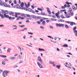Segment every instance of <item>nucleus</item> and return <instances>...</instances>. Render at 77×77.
I'll use <instances>...</instances> for the list:
<instances>
[{
    "instance_id": "obj_58",
    "label": "nucleus",
    "mask_w": 77,
    "mask_h": 77,
    "mask_svg": "<svg viewBox=\"0 0 77 77\" xmlns=\"http://www.w3.org/2000/svg\"><path fill=\"white\" fill-rule=\"evenodd\" d=\"M37 23L38 24H41V23L40 22H39V21H38L37 22Z\"/></svg>"
},
{
    "instance_id": "obj_21",
    "label": "nucleus",
    "mask_w": 77,
    "mask_h": 77,
    "mask_svg": "<svg viewBox=\"0 0 77 77\" xmlns=\"http://www.w3.org/2000/svg\"><path fill=\"white\" fill-rule=\"evenodd\" d=\"M65 27H66V29H68L69 28V26H68L67 25H65Z\"/></svg>"
},
{
    "instance_id": "obj_56",
    "label": "nucleus",
    "mask_w": 77,
    "mask_h": 77,
    "mask_svg": "<svg viewBox=\"0 0 77 77\" xmlns=\"http://www.w3.org/2000/svg\"><path fill=\"white\" fill-rule=\"evenodd\" d=\"M74 33H77V31L76 30H75V31H74Z\"/></svg>"
},
{
    "instance_id": "obj_51",
    "label": "nucleus",
    "mask_w": 77,
    "mask_h": 77,
    "mask_svg": "<svg viewBox=\"0 0 77 77\" xmlns=\"http://www.w3.org/2000/svg\"><path fill=\"white\" fill-rule=\"evenodd\" d=\"M26 35H24V36H23V38L24 39H26Z\"/></svg>"
},
{
    "instance_id": "obj_33",
    "label": "nucleus",
    "mask_w": 77,
    "mask_h": 77,
    "mask_svg": "<svg viewBox=\"0 0 77 77\" xmlns=\"http://www.w3.org/2000/svg\"><path fill=\"white\" fill-rule=\"evenodd\" d=\"M0 5H1V6H2L3 5V2L1 1H0Z\"/></svg>"
},
{
    "instance_id": "obj_57",
    "label": "nucleus",
    "mask_w": 77,
    "mask_h": 77,
    "mask_svg": "<svg viewBox=\"0 0 77 77\" xmlns=\"http://www.w3.org/2000/svg\"><path fill=\"white\" fill-rule=\"evenodd\" d=\"M25 18L26 17H27V14H25L23 16Z\"/></svg>"
},
{
    "instance_id": "obj_55",
    "label": "nucleus",
    "mask_w": 77,
    "mask_h": 77,
    "mask_svg": "<svg viewBox=\"0 0 77 77\" xmlns=\"http://www.w3.org/2000/svg\"><path fill=\"white\" fill-rule=\"evenodd\" d=\"M4 60L6 61V62H8V60L7 59H4Z\"/></svg>"
},
{
    "instance_id": "obj_9",
    "label": "nucleus",
    "mask_w": 77,
    "mask_h": 77,
    "mask_svg": "<svg viewBox=\"0 0 77 77\" xmlns=\"http://www.w3.org/2000/svg\"><path fill=\"white\" fill-rule=\"evenodd\" d=\"M69 15V14H68L66 15V18H70V17H71V16L70 15Z\"/></svg>"
},
{
    "instance_id": "obj_8",
    "label": "nucleus",
    "mask_w": 77,
    "mask_h": 77,
    "mask_svg": "<svg viewBox=\"0 0 77 77\" xmlns=\"http://www.w3.org/2000/svg\"><path fill=\"white\" fill-rule=\"evenodd\" d=\"M0 57H4V58H6V57H7L6 56L3 55H0Z\"/></svg>"
},
{
    "instance_id": "obj_34",
    "label": "nucleus",
    "mask_w": 77,
    "mask_h": 77,
    "mask_svg": "<svg viewBox=\"0 0 77 77\" xmlns=\"http://www.w3.org/2000/svg\"><path fill=\"white\" fill-rule=\"evenodd\" d=\"M60 27H64V24H60Z\"/></svg>"
},
{
    "instance_id": "obj_47",
    "label": "nucleus",
    "mask_w": 77,
    "mask_h": 77,
    "mask_svg": "<svg viewBox=\"0 0 77 77\" xmlns=\"http://www.w3.org/2000/svg\"><path fill=\"white\" fill-rule=\"evenodd\" d=\"M72 8H73L72 9H75L76 8L75 7V6H74V5H73L72 6Z\"/></svg>"
},
{
    "instance_id": "obj_16",
    "label": "nucleus",
    "mask_w": 77,
    "mask_h": 77,
    "mask_svg": "<svg viewBox=\"0 0 77 77\" xmlns=\"http://www.w3.org/2000/svg\"><path fill=\"white\" fill-rule=\"evenodd\" d=\"M42 24H43L44 26H46V25L45 24V21H43Z\"/></svg>"
},
{
    "instance_id": "obj_61",
    "label": "nucleus",
    "mask_w": 77,
    "mask_h": 77,
    "mask_svg": "<svg viewBox=\"0 0 77 77\" xmlns=\"http://www.w3.org/2000/svg\"><path fill=\"white\" fill-rule=\"evenodd\" d=\"M64 6L65 8H66L67 7V5H66V4H65L64 5Z\"/></svg>"
},
{
    "instance_id": "obj_49",
    "label": "nucleus",
    "mask_w": 77,
    "mask_h": 77,
    "mask_svg": "<svg viewBox=\"0 0 77 77\" xmlns=\"http://www.w3.org/2000/svg\"><path fill=\"white\" fill-rule=\"evenodd\" d=\"M69 11H72V8H69Z\"/></svg>"
},
{
    "instance_id": "obj_1",
    "label": "nucleus",
    "mask_w": 77,
    "mask_h": 77,
    "mask_svg": "<svg viewBox=\"0 0 77 77\" xmlns=\"http://www.w3.org/2000/svg\"><path fill=\"white\" fill-rule=\"evenodd\" d=\"M0 17H1L2 18H9V19H11V17H9V15H7L5 14H1V12H0Z\"/></svg>"
},
{
    "instance_id": "obj_50",
    "label": "nucleus",
    "mask_w": 77,
    "mask_h": 77,
    "mask_svg": "<svg viewBox=\"0 0 77 77\" xmlns=\"http://www.w3.org/2000/svg\"><path fill=\"white\" fill-rule=\"evenodd\" d=\"M60 17H61L62 18H63V19L64 18V16H63V15H62Z\"/></svg>"
},
{
    "instance_id": "obj_41",
    "label": "nucleus",
    "mask_w": 77,
    "mask_h": 77,
    "mask_svg": "<svg viewBox=\"0 0 77 77\" xmlns=\"http://www.w3.org/2000/svg\"><path fill=\"white\" fill-rule=\"evenodd\" d=\"M70 26H73L74 25V24H73V22H72L70 23Z\"/></svg>"
},
{
    "instance_id": "obj_54",
    "label": "nucleus",
    "mask_w": 77,
    "mask_h": 77,
    "mask_svg": "<svg viewBox=\"0 0 77 77\" xmlns=\"http://www.w3.org/2000/svg\"><path fill=\"white\" fill-rule=\"evenodd\" d=\"M23 61H21L19 63V64H20V63H23Z\"/></svg>"
},
{
    "instance_id": "obj_7",
    "label": "nucleus",
    "mask_w": 77,
    "mask_h": 77,
    "mask_svg": "<svg viewBox=\"0 0 77 77\" xmlns=\"http://www.w3.org/2000/svg\"><path fill=\"white\" fill-rule=\"evenodd\" d=\"M30 17H31V18H35L36 17V16L35 15H32L30 16Z\"/></svg>"
},
{
    "instance_id": "obj_53",
    "label": "nucleus",
    "mask_w": 77,
    "mask_h": 77,
    "mask_svg": "<svg viewBox=\"0 0 77 77\" xmlns=\"http://www.w3.org/2000/svg\"><path fill=\"white\" fill-rule=\"evenodd\" d=\"M55 15L56 17H58V16H59V14H58L57 13H55Z\"/></svg>"
},
{
    "instance_id": "obj_29",
    "label": "nucleus",
    "mask_w": 77,
    "mask_h": 77,
    "mask_svg": "<svg viewBox=\"0 0 77 77\" xmlns=\"http://www.w3.org/2000/svg\"><path fill=\"white\" fill-rule=\"evenodd\" d=\"M19 27H21V28H23V27H24V26H25L24 25H22L21 26L19 25Z\"/></svg>"
},
{
    "instance_id": "obj_12",
    "label": "nucleus",
    "mask_w": 77,
    "mask_h": 77,
    "mask_svg": "<svg viewBox=\"0 0 77 77\" xmlns=\"http://www.w3.org/2000/svg\"><path fill=\"white\" fill-rule=\"evenodd\" d=\"M60 66L59 65H57L56 66V68H58L59 69H60Z\"/></svg>"
},
{
    "instance_id": "obj_52",
    "label": "nucleus",
    "mask_w": 77,
    "mask_h": 77,
    "mask_svg": "<svg viewBox=\"0 0 77 77\" xmlns=\"http://www.w3.org/2000/svg\"><path fill=\"white\" fill-rule=\"evenodd\" d=\"M26 15L27 17H30V16L29 14H27Z\"/></svg>"
},
{
    "instance_id": "obj_14",
    "label": "nucleus",
    "mask_w": 77,
    "mask_h": 77,
    "mask_svg": "<svg viewBox=\"0 0 77 77\" xmlns=\"http://www.w3.org/2000/svg\"><path fill=\"white\" fill-rule=\"evenodd\" d=\"M72 11H69H69L68 12V15H71V13L72 12Z\"/></svg>"
},
{
    "instance_id": "obj_25",
    "label": "nucleus",
    "mask_w": 77,
    "mask_h": 77,
    "mask_svg": "<svg viewBox=\"0 0 77 77\" xmlns=\"http://www.w3.org/2000/svg\"><path fill=\"white\" fill-rule=\"evenodd\" d=\"M20 15L21 16H22V17H24V15L25 14L24 13H21L20 14Z\"/></svg>"
},
{
    "instance_id": "obj_27",
    "label": "nucleus",
    "mask_w": 77,
    "mask_h": 77,
    "mask_svg": "<svg viewBox=\"0 0 77 77\" xmlns=\"http://www.w3.org/2000/svg\"><path fill=\"white\" fill-rule=\"evenodd\" d=\"M48 38H51L52 39H54V38H53V37H52L50 36H48Z\"/></svg>"
},
{
    "instance_id": "obj_35",
    "label": "nucleus",
    "mask_w": 77,
    "mask_h": 77,
    "mask_svg": "<svg viewBox=\"0 0 77 77\" xmlns=\"http://www.w3.org/2000/svg\"><path fill=\"white\" fill-rule=\"evenodd\" d=\"M37 9H38V11H42V10H43V9H41V8H37Z\"/></svg>"
},
{
    "instance_id": "obj_60",
    "label": "nucleus",
    "mask_w": 77,
    "mask_h": 77,
    "mask_svg": "<svg viewBox=\"0 0 77 77\" xmlns=\"http://www.w3.org/2000/svg\"><path fill=\"white\" fill-rule=\"evenodd\" d=\"M66 23H68V24H69L70 23V22L69 21H66Z\"/></svg>"
},
{
    "instance_id": "obj_59",
    "label": "nucleus",
    "mask_w": 77,
    "mask_h": 77,
    "mask_svg": "<svg viewBox=\"0 0 77 77\" xmlns=\"http://www.w3.org/2000/svg\"><path fill=\"white\" fill-rule=\"evenodd\" d=\"M40 29H44V27L42 26H40Z\"/></svg>"
},
{
    "instance_id": "obj_31",
    "label": "nucleus",
    "mask_w": 77,
    "mask_h": 77,
    "mask_svg": "<svg viewBox=\"0 0 77 77\" xmlns=\"http://www.w3.org/2000/svg\"><path fill=\"white\" fill-rule=\"evenodd\" d=\"M51 21H52V20H53V21H57V20L56 19H53V18H51Z\"/></svg>"
},
{
    "instance_id": "obj_2",
    "label": "nucleus",
    "mask_w": 77,
    "mask_h": 77,
    "mask_svg": "<svg viewBox=\"0 0 77 77\" xmlns=\"http://www.w3.org/2000/svg\"><path fill=\"white\" fill-rule=\"evenodd\" d=\"M24 2H22L20 5V9H21L22 10H25V11H28L27 8H24Z\"/></svg>"
},
{
    "instance_id": "obj_10",
    "label": "nucleus",
    "mask_w": 77,
    "mask_h": 77,
    "mask_svg": "<svg viewBox=\"0 0 77 77\" xmlns=\"http://www.w3.org/2000/svg\"><path fill=\"white\" fill-rule=\"evenodd\" d=\"M59 22H64L65 21L62 19H59L58 20Z\"/></svg>"
},
{
    "instance_id": "obj_42",
    "label": "nucleus",
    "mask_w": 77,
    "mask_h": 77,
    "mask_svg": "<svg viewBox=\"0 0 77 77\" xmlns=\"http://www.w3.org/2000/svg\"><path fill=\"white\" fill-rule=\"evenodd\" d=\"M41 15H45V13L43 12H42L41 13Z\"/></svg>"
},
{
    "instance_id": "obj_5",
    "label": "nucleus",
    "mask_w": 77,
    "mask_h": 77,
    "mask_svg": "<svg viewBox=\"0 0 77 77\" xmlns=\"http://www.w3.org/2000/svg\"><path fill=\"white\" fill-rule=\"evenodd\" d=\"M9 12L10 15H12L13 17L14 16V12H13L12 11H10Z\"/></svg>"
},
{
    "instance_id": "obj_23",
    "label": "nucleus",
    "mask_w": 77,
    "mask_h": 77,
    "mask_svg": "<svg viewBox=\"0 0 77 77\" xmlns=\"http://www.w3.org/2000/svg\"><path fill=\"white\" fill-rule=\"evenodd\" d=\"M8 13H9V12L8 11H5V14L6 15V14H8Z\"/></svg>"
},
{
    "instance_id": "obj_44",
    "label": "nucleus",
    "mask_w": 77,
    "mask_h": 77,
    "mask_svg": "<svg viewBox=\"0 0 77 77\" xmlns=\"http://www.w3.org/2000/svg\"><path fill=\"white\" fill-rule=\"evenodd\" d=\"M24 18L23 17H20V19H21L22 20H24Z\"/></svg>"
},
{
    "instance_id": "obj_40",
    "label": "nucleus",
    "mask_w": 77,
    "mask_h": 77,
    "mask_svg": "<svg viewBox=\"0 0 77 77\" xmlns=\"http://www.w3.org/2000/svg\"><path fill=\"white\" fill-rule=\"evenodd\" d=\"M74 13L72 11L70 15H71V16H73L74 15Z\"/></svg>"
},
{
    "instance_id": "obj_36",
    "label": "nucleus",
    "mask_w": 77,
    "mask_h": 77,
    "mask_svg": "<svg viewBox=\"0 0 77 77\" xmlns=\"http://www.w3.org/2000/svg\"><path fill=\"white\" fill-rule=\"evenodd\" d=\"M66 3H67L68 4H69V5H72V3H71V2L69 3L68 1H67L66 2Z\"/></svg>"
},
{
    "instance_id": "obj_48",
    "label": "nucleus",
    "mask_w": 77,
    "mask_h": 77,
    "mask_svg": "<svg viewBox=\"0 0 77 77\" xmlns=\"http://www.w3.org/2000/svg\"><path fill=\"white\" fill-rule=\"evenodd\" d=\"M20 18H21V16H19V17L17 18L16 20H19V19H20Z\"/></svg>"
},
{
    "instance_id": "obj_15",
    "label": "nucleus",
    "mask_w": 77,
    "mask_h": 77,
    "mask_svg": "<svg viewBox=\"0 0 77 77\" xmlns=\"http://www.w3.org/2000/svg\"><path fill=\"white\" fill-rule=\"evenodd\" d=\"M3 5L4 6H5L6 8H8V5L6 4V3H4Z\"/></svg>"
},
{
    "instance_id": "obj_11",
    "label": "nucleus",
    "mask_w": 77,
    "mask_h": 77,
    "mask_svg": "<svg viewBox=\"0 0 77 77\" xmlns=\"http://www.w3.org/2000/svg\"><path fill=\"white\" fill-rule=\"evenodd\" d=\"M17 7V9H19V8H20V6L18 4H17L16 6Z\"/></svg>"
},
{
    "instance_id": "obj_4",
    "label": "nucleus",
    "mask_w": 77,
    "mask_h": 77,
    "mask_svg": "<svg viewBox=\"0 0 77 77\" xmlns=\"http://www.w3.org/2000/svg\"><path fill=\"white\" fill-rule=\"evenodd\" d=\"M37 65H38L40 68H43V66H42V65H41L39 62H37Z\"/></svg>"
},
{
    "instance_id": "obj_6",
    "label": "nucleus",
    "mask_w": 77,
    "mask_h": 77,
    "mask_svg": "<svg viewBox=\"0 0 77 77\" xmlns=\"http://www.w3.org/2000/svg\"><path fill=\"white\" fill-rule=\"evenodd\" d=\"M10 72V71H5V76H7L8 75V73Z\"/></svg>"
},
{
    "instance_id": "obj_39",
    "label": "nucleus",
    "mask_w": 77,
    "mask_h": 77,
    "mask_svg": "<svg viewBox=\"0 0 77 77\" xmlns=\"http://www.w3.org/2000/svg\"><path fill=\"white\" fill-rule=\"evenodd\" d=\"M15 14L20 15V13H15Z\"/></svg>"
},
{
    "instance_id": "obj_24",
    "label": "nucleus",
    "mask_w": 77,
    "mask_h": 77,
    "mask_svg": "<svg viewBox=\"0 0 77 77\" xmlns=\"http://www.w3.org/2000/svg\"><path fill=\"white\" fill-rule=\"evenodd\" d=\"M47 11L48 12V13H49V15H50V14H51V12L50 10H47Z\"/></svg>"
},
{
    "instance_id": "obj_13",
    "label": "nucleus",
    "mask_w": 77,
    "mask_h": 77,
    "mask_svg": "<svg viewBox=\"0 0 77 77\" xmlns=\"http://www.w3.org/2000/svg\"><path fill=\"white\" fill-rule=\"evenodd\" d=\"M1 13L3 14H4L5 13V11H4L3 10H2L1 11Z\"/></svg>"
},
{
    "instance_id": "obj_19",
    "label": "nucleus",
    "mask_w": 77,
    "mask_h": 77,
    "mask_svg": "<svg viewBox=\"0 0 77 77\" xmlns=\"http://www.w3.org/2000/svg\"><path fill=\"white\" fill-rule=\"evenodd\" d=\"M66 5H67V7L68 8H70V7L71 6H70V5H69V4H68L67 2H66Z\"/></svg>"
},
{
    "instance_id": "obj_45",
    "label": "nucleus",
    "mask_w": 77,
    "mask_h": 77,
    "mask_svg": "<svg viewBox=\"0 0 77 77\" xmlns=\"http://www.w3.org/2000/svg\"><path fill=\"white\" fill-rule=\"evenodd\" d=\"M29 6H30V2H28V8H29Z\"/></svg>"
},
{
    "instance_id": "obj_63",
    "label": "nucleus",
    "mask_w": 77,
    "mask_h": 77,
    "mask_svg": "<svg viewBox=\"0 0 77 77\" xmlns=\"http://www.w3.org/2000/svg\"><path fill=\"white\" fill-rule=\"evenodd\" d=\"M28 33H29V34H30V35H33V33L28 32Z\"/></svg>"
},
{
    "instance_id": "obj_46",
    "label": "nucleus",
    "mask_w": 77,
    "mask_h": 77,
    "mask_svg": "<svg viewBox=\"0 0 77 77\" xmlns=\"http://www.w3.org/2000/svg\"><path fill=\"white\" fill-rule=\"evenodd\" d=\"M49 27H50V29H53V27L52 26H51L50 25Z\"/></svg>"
},
{
    "instance_id": "obj_32",
    "label": "nucleus",
    "mask_w": 77,
    "mask_h": 77,
    "mask_svg": "<svg viewBox=\"0 0 77 77\" xmlns=\"http://www.w3.org/2000/svg\"><path fill=\"white\" fill-rule=\"evenodd\" d=\"M32 10L30 8H28V11L29 12H32Z\"/></svg>"
},
{
    "instance_id": "obj_30",
    "label": "nucleus",
    "mask_w": 77,
    "mask_h": 77,
    "mask_svg": "<svg viewBox=\"0 0 77 77\" xmlns=\"http://www.w3.org/2000/svg\"><path fill=\"white\" fill-rule=\"evenodd\" d=\"M7 51H8L9 52H11V49L8 48L7 50Z\"/></svg>"
},
{
    "instance_id": "obj_3",
    "label": "nucleus",
    "mask_w": 77,
    "mask_h": 77,
    "mask_svg": "<svg viewBox=\"0 0 77 77\" xmlns=\"http://www.w3.org/2000/svg\"><path fill=\"white\" fill-rule=\"evenodd\" d=\"M38 61H39V62H40L41 64H43L42 63V59H41V57H38Z\"/></svg>"
},
{
    "instance_id": "obj_17",
    "label": "nucleus",
    "mask_w": 77,
    "mask_h": 77,
    "mask_svg": "<svg viewBox=\"0 0 77 77\" xmlns=\"http://www.w3.org/2000/svg\"><path fill=\"white\" fill-rule=\"evenodd\" d=\"M38 50L40 51H45V50L43 49H41L40 48H38Z\"/></svg>"
},
{
    "instance_id": "obj_64",
    "label": "nucleus",
    "mask_w": 77,
    "mask_h": 77,
    "mask_svg": "<svg viewBox=\"0 0 77 77\" xmlns=\"http://www.w3.org/2000/svg\"><path fill=\"white\" fill-rule=\"evenodd\" d=\"M61 8H62V9H65V8L63 6H62Z\"/></svg>"
},
{
    "instance_id": "obj_20",
    "label": "nucleus",
    "mask_w": 77,
    "mask_h": 77,
    "mask_svg": "<svg viewBox=\"0 0 77 77\" xmlns=\"http://www.w3.org/2000/svg\"><path fill=\"white\" fill-rule=\"evenodd\" d=\"M63 47H68V45L67 44H64L63 46Z\"/></svg>"
},
{
    "instance_id": "obj_18",
    "label": "nucleus",
    "mask_w": 77,
    "mask_h": 77,
    "mask_svg": "<svg viewBox=\"0 0 77 77\" xmlns=\"http://www.w3.org/2000/svg\"><path fill=\"white\" fill-rule=\"evenodd\" d=\"M60 23H56V26H57V27H60Z\"/></svg>"
},
{
    "instance_id": "obj_62",
    "label": "nucleus",
    "mask_w": 77,
    "mask_h": 77,
    "mask_svg": "<svg viewBox=\"0 0 77 77\" xmlns=\"http://www.w3.org/2000/svg\"><path fill=\"white\" fill-rule=\"evenodd\" d=\"M19 59H20L21 58V57H21V56L19 55Z\"/></svg>"
},
{
    "instance_id": "obj_43",
    "label": "nucleus",
    "mask_w": 77,
    "mask_h": 77,
    "mask_svg": "<svg viewBox=\"0 0 77 77\" xmlns=\"http://www.w3.org/2000/svg\"><path fill=\"white\" fill-rule=\"evenodd\" d=\"M31 12H32L33 14H35V11H34L33 10H32L31 11Z\"/></svg>"
},
{
    "instance_id": "obj_26",
    "label": "nucleus",
    "mask_w": 77,
    "mask_h": 77,
    "mask_svg": "<svg viewBox=\"0 0 77 77\" xmlns=\"http://www.w3.org/2000/svg\"><path fill=\"white\" fill-rule=\"evenodd\" d=\"M36 18L38 19H41V18H42L41 17H36Z\"/></svg>"
},
{
    "instance_id": "obj_28",
    "label": "nucleus",
    "mask_w": 77,
    "mask_h": 77,
    "mask_svg": "<svg viewBox=\"0 0 77 77\" xmlns=\"http://www.w3.org/2000/svg\"><path fill=\"white\" fill-rule=\"evenodd\" d=\"M9 17H11V19H9V20H11V19H12V20H14V19H15V17H9Z\"/></svg>"
},
{
    "instance_id": "obj_37",
    "label": "nucleus",
    "mask_w": 77,
    "mask_h": 77,
    "mask_svg": "<svg viewBox=\"0 0 77 77\" xmlns=\"http://www.w3.org/2000/svg\"><path fill=\"white\" fill-rule=\"evenodd\" d=\"M76 29H77V27L76 26H75L73 29V30L74 31V30H75Z\"/></svg>"
},
{
    "instance_id": "obj_22",
    "label": "nucleus",
    "mask_w": 77,
    "mask_h": 77,
    "mask_svg": "<svg viewBox=\"0 0 77 77\" xmlns=\"http://www.w3.org/2000/svg\"><path fill=\"white\" fill-rule=\"evenodd\" d=\"M16 58V57H12L10 58V59L11 60H14V59H15Z\"/></svg>"
},
{
    "instance_id": "obj_38",
    "label": "nucleus",
    "mask_w": 77,
    "mask_h": 77,
    "mask_svg": "<svg viewBox=\"0 0 77 77\" xmlns=\"http://www.w3.org/2000/svg\"><path fill=\"white\" fill-rule=\"evenodd\" d=\"M14 3L15 5H16V4H17V1L16 0H15L14 1Z\"/></svg>"
}]
</instances>
